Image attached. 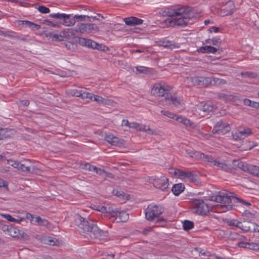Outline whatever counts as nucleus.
Masks as SVG:
<instances>
[{
    "label": "nucleus",
    "instance_id": "nucleus-6",
    "mask_svg": "<svg viewBox=\"0 0 259 259\" xmlns=\"http://www.w3.org/2000/svg\"><path fill=\"white\" fill-rule=\"evenodd\" d=\"M233 165L237 166L243 171L248 172L253 176L259 177V166L248 164L236 160L233 161Z\"/></svg>",
    "mask_w": 259,
    "mask_h": 259
},
{
    "label": "nucleus",
    "instance_id": "nucleus-35",
    "mask_svg": "<svg viewBox=\"0 0 259 259\" xmlns=\"http://www.w3.org/2000/svg\"><path fill=\"white\" fill-rule=\"evenodd\" d=\"M107 213L112 217H118L119 211L117 208H114L112 206L108 207Z\"/></svg>",
    "mask_w": 259,
    "mask_h": 259
},
{
    "label": "nucleus",
    "instance_id": "nucleus-54",
    "mask_svg": "<svg viewBox=\"0 0 259 259\" xmlns=\"http://www.w3.org/2000/svg\"><path fill=\"white\" fill-rule=\"evenodd\" d=\"M243 215L246 217H247L248 218H255V214L249 211L245 210L243 213Z\"/></svg>",
    "mask_w": 259,
    "mask_h": 259
},
{
    "label": "nucleus",
    "instance_id": "nucleus-37",
    "mask_svg": "<svg viewBox=\"0 0 259 259\" xmlns=\"http://www.w3.org/2000/svg\"><path fill=\"white\" fill-rule=\"evenodd\" d=\"M218 97L219 99H224L225 100H232L234 98V96L233 95H227L221 93L218 94Z\"/></svg>",
    "mask_w": 259,
    "mask_h": 259
},
{
    "label": "nucleus",
    "instance_id": "nucleus-16",
    "mask_svg": "<svg viewBox=\"0 0 259 259\" xmlns=\"http://www.w3.org/2000/svg\"><path fill=\"white\" fill-rule=\"evenodd\" d=\"M7 161L8 164L11 165L14 168H16L22 171L29 172L30 171V167L29 166H26V164L22 163L21 162L14 161L11 159L8 160Z\"/></svg>",
    "mask_w": 259,
    "mask_h": 259
},
{
    "label": "nucleus",
    "instance_id": "nucleus-39",
    "mask_svg": "<svg viewBox=\"0 0 259 259\" xmlns=\"http://www.w3.org/2000/svg\"><path fill=\"white\" fill-rule=\"evenodd\" d=\"M246 245H248L247 248L253 250H258L259 251V244L254 242L248 243V244Z\"/></svg>",
    "mask_w": 259,
    "mask_h": 259
},
{
    "label": "nucleus",
    "instance_id": "nucleus-34",
    "mask_svg": "<svg viewBox=\"0 0 259 259\" xmlns=\"http://www.w3.org/2000/svg\"><path fill=\"white\" fill-rule=\"evenodd\" d=\"M35 222L37 223L39 225L43 226H47L49 224L47 220L45 219H42L38 215L35 216Z\"/></svg>",
    "mask_w": 259,
    "mask_h": 259
},
{
    "label": "nucleus",
    "instance_id": "nucleus-8",
    "mask_svg": "<svg viewBox=\"0 0 259 259\" xmlns=\"http://www.w3.org/2000/svg\"><path fill=\"white\" fill-rule=\"evenodd\" d=\"M164 212V209L160 205H150L148 210L145 212L146 218L148 221H153L155 218H158L159 216Z\"/></svg>",
    "mask_w": 259,
    "mask_h": 259
},
{
    "label": "nucleus",
    "instance_id": "nucleus-15",
    "mask_svg": "<svg viewBox=\"0 0 259 259\" xmlns=\"http://www.w3.org/2000/svg\"><path fill=\"white\" fill-rule=\"evenodd\" d=\"M80 166L83 169L88 170L90 171H94L99 175H103L107 173L104 169L98 168L95 166L91 165L89 163L81 164H80Z\"/></svg>",
    "mask_w": 259,
    "mask_h": 259
},
{
    "label": "nucleus",
    "instance_id": "nucleus-56",
    "mask_svg": "<svg viewBox=\"0 0 259 259\" xmlns=\"http://www.w3.org/2000/svg\"><path fill=\"white\" fill-rule=\"evenodd\" d=\"M12 226H8L7 225H2L1 226V229L3 231V232H7L8 234H9V232L10 231V228H11Z\"/></svg>",
    "mask_w": 259,
    "mask_h": 259
},
{
    "label": "nucleus",
    "instance_id": "nucleus-64",
    "mask_svg": "<svg viewBox=\"0 0 259 259\" xmlns=\"http://www.w3.org/2000/svg\"><path fill=\"white\" fill-rule=\"evenodd\" d=\"M250 107L254 108L255 109H259V102L252 101Z\"/></svg>",
    "mask_w": 259,
    "mask_h": 259
},
{
    "label": "nucleus",
    "instance_id": "nucleus-24",
    "mask_svg": "<svg viewBox=\"0 0 259 259\" xmlns=\"http://www.w3.org/2000/svg\"><path fill=\"white\" fill-rule=\"evenodd\" d=\"M197 51L199 52L202 53H214L217 51V49L210 46H206L204 47H200L199 49H198Z\"/></svg>",
    "mask_w": 259,
    "mask_h": 259
},
{
    "label": "nucleus",
    "instance_id": "nucleus-38",
    "mask_svg": "<svg viewBox=\"0 0 259 259\" xmlns=\"http://www.w3.org/2000/svg\"><path fill=\"white\" fill-rule=\"evenodd\" d=\"M202 85L207 86L212 83V77H203L202 76Z\"/></svg>",
    "mask_w": 259,
    "mask_h": 259
},
{
    "label": "nucleus",
    "instance_id": "nucleus-11",
    "mask_svg": "<svg viewBox=\"0 0 259 259\" xmlns=\"http://www.w3.org/2000/svg\"><path fill=\"white\" fill-rule=\"evenodd\" d=\"M78 29L80 32H84L91 33L99 31V28L95 24L81 23L78 26Z\"/></svg>",
    "mask_w": 259,
    "mask_h": 259
},
{
    "label": "nucleus",
    "instance_id": "nucleus-22",
    "mask_svg": "<svg viewBox=\"0 0 259 259\" xmlns=\"http://www.w3.org/2000/svg\"><path fill=\"white\" fill-rule=\"evenodd\" d=\"M185 186L182 183L175 184L171 189V191L176 196L179 195L182 192L184 191Z\"/></svg>",
    "mask_w": 259,
    "mask_h": 259
},
{
    "label": "nucleus",
    "instance_id": "nucleus-9",
    "mask_svg": "<svg viewBox=\"0 0 259 259\" xmlns=\"http://www.w3.org/2000/svg\"><path fill=\"white\" fill-rule=\"evenodd\" d=\"M193 211L198 214L207 215L209 212V208L203 200L195 199L193 201Z\"/></svg>",
    "mask_w": 259,
    "mask_h": 259
},
{
    "label": "nucleus",
    "instance_id": "nucleus-10",
    "mask_svg": "<svg viewBox=\"0 0 259 259\" xmlns=\"http://www.w3.org/2000/svg\"><path fill=\"white\" fill-rule=\"evenodd\" d=\"M151 181L153 186L162 191H164L168 186V180L166 177L162 176L160 179L151 177Z\"/></svg>",
    "mask_w": 259,
    "mask_h": 259
},
{
    "label": "nucleus",
    "instance_id": "nucleus-33",
    "mask_svg": "<svg viewBox=\"0 0 259 259\" xmlns=\"http://www.w3.org/2000/svg\"><path fill=\"white\" fill-rule=\"evenodd\" d=\"M202 76H194L190 78V80L194 85H202Z\"/></svg>",
    "mask_w": 259,
    "mask_h": 259
},
{
    "label": "nucleus",
    "instance_id": "nucleus-28",
    "mask_svg": "<svg viewBox=\"0 0 259 259\" xmlns=\"http://www.w3.org/2000/svg\"><path fill=\"white\" fill-rule=\"evenodd\" d=\"M199 159H202L205 162L213 163L214 165L215 162H218L211 156L206 155L202 153H201Z\"/></svg>",
    "mask_w": 259,
    "mask_h": 259
},
{
    "label": "nucleus",
    "instance_id": "nucleus-32",
    "mask_svg": "<svg viewBox=\"0 0 259 259\" xmlns=\"http://www.w3.org/2000/svg\"><path fill=\"white\" fill-rule=\"evenodd\" d=\"M226 83V81L224 79L218 78L214 76L212 77V85H221L225 84Z\"/></svg>",
    "mask_w": 259,
    "mask_h": 259
},
{
    "label": "nucleus",
    "instance_id": "nucleus-20",
    "mask_svg": "<svg viewBox=\"0 0 259 259\" xmlns=\"http://www.w3.org/2000/svg\"><path fill=\"white\" fill-rule=\"evenodd\" d=\"M124 21L126 25L128 26H134L140 25L143 23L142 19L138 18L136 17H130L124 19Z\"/></svg>",
    "mask_w": 259,
    "mask_h": 259
},
{
    "label": "nucleus",
    "instance_id": "nucleus-7",
    "mask_svg": "<svg viewBox=\"0 0 259 259\" xmlns=\"http://www.w3.org/2000/svg\"><path fill=\"white\" fill-rule=\"evenodd\" d=\"M49 16L59 20L61 24L66 26H71L75 24L74 16L71 14L53 13L50 14Z\"/></svg>",
    "mask_w": 259,
    "mask_h": 259
},
{
    "label": "nucleus",
    "instance_id": "nucleus-46",
    "mask_svg": "<svg viewBox=\"0 0 259 259\" xmlns=\"http://www.w3.org/2000/svg\"><path fill=\"white\" fill-rule=\"evenodd\" d=\"M9 137V134L5 128H0V140L5 139Z\"/></svg>",
    "mask_w": 259,
    "mask_h": 259
},
{
    "label": "nucleus",
    "instance_id": "nucleus-13",
    "mask_svg": "<svg viewBox=\"0 0 259 259\" xmlns=\"http://www.w3.org/2000/svg\"><path fill=\"white\" fill-rule=\"evenodd\" d=\"M105 140L112 145L121 147L125 144V141L119 139L113 134H109L105 136Z\"/></svg>",
    "mask_w": 259,
    "mask_h": 259
},
{
    "label": "nucleus",
    "instance_id": "nucleus-45",
    "mask_svg": "<svg viewBox=\"0 0 259 259\" xmlns=\"http://www.w3.org/2000/svg\"><path fill=\"white\" fill-rule=\"evenodd\" d=\"M65 46L69 50L71 51H73L75 50L77 48V45L75 43L72 42L70 41H68L66 42Z\"/></svg>",
    "mask_w": 259,
    "mask_h": 259
},
{
    "label": "nucleus",
    "instance_id": "nucleus-18",
    "mask_svg": "<svg viewBox=\"0 0 259 259\" xmlns=\"http://www.w3.org/2000/svg\"><path fill=\"white\" fill-rule=\"evenodd\" d=\"M252 226H253L252 222L248 221H244L243 222H237L236 227L246 232H251V228H252Z\"/></svg>",
    "mask_w": 259,
    "mask_h": 259
},
{
    "label": "nucleus",
    "instance_id": "nucleus-47",
    "mask_svg": "<svg viewBox=\"0 0 259 259\" xmlns=\"http://www.w3.org/2000/svg\"><path fill=\"white\" fill-rule=\"evenodd\" d=\"M138 130L139 131H145L146 132H148L149 134L152 135L153 134V131L149 127L145 125H140V126L138 127Z\"/></svg>",
    "mask_w": 259,
    "mask_h": 259
},
{
    "label": "nucleus",
    "instance_id": "nucleus-40",
    "mask_svg": "<svg viewBox=\"0 0 259 259\" xmlns=\"http://www.w3.org/2000/svg\"><path fill=\"white\" fill-rule=\"evenodd\" d=\"M81 92V90H70L68 91V94L73 97H80Z\"/></svg>",
    "mask_w": 259,
    "mask_h": 259
},
{
    "label": "nucleus",
    "instance_id": "nucleus-14",
    "mask_svg": "<svg viewBox=\"0 0 259 259\" xmlns=\"http://www.w3.org/2000/svg\"><path fill=\"white\" fill-rule=\"evenodd\" d=\"M235 6L232 1L228 2L224 8H222L220 15L222 16H225L232 15L235 11Z\"/></svg>",
    "mask_w": 259,
    "mask_h": 259
},
{
    "label": "nucleus",
    "instance_id": "nucleus-27",
    "mask_svg": "<svg viewBox=\"0 0 259 259\" xmlns=\"http://www.w3.org/2000/svg\"><path fill=\"white\" fill-rule=\"evenodd\" d=\"M187 179L188 180L195 182L198 181V177L197 175L194 174L191 171H186L185 175V179Z\"/></svg>",
    "mask_w": 259,
    "mask_h": 259
},
{
    "label": "nucleus",
    "instance_id": "nucleus-41",
    "mask_svg": "<svg viewBox=\"0 0 259 259\" xmlns=\"http://www.w3.org/2000/svg\"><path fill=\"white\" fill-rule=\"evenodd\" d=\"M118 217L120 218L121 221L125 222L128 219V214L124 211L121 212L119 211Z\"/></svg>",
    "mask_w": 259,
    "mask_h": 259
},
{
    "label": "nucleus",
    "instance_id": "nucleus-3",
    "mask_svg": "<svg viewBox=\"0 0 259 259\" xmlns=\"http://www.w3.org/2000/svg\"><path fill=\"white\" fill-rule=\"evenodd\" d=\"M178 9H183L184 12H181L182 13H180L179 16H174L173 18L169 21V24L171 27L185 26L190 20V17L193 16L191 15L192 8L178 6Z\"/></svg>",
    "mask_w": 259,
    "mask_h": 259
},
{
    "label": "nucleus",
    "instance_id": "nucleus-53",
    "mask_svg": "<svg viewBox=\"0 0 259 259\" xmlns=\"http://www.w3.org/2000/svg\"><path fill=\"white\" fill-rule=\"evenodd\" d=\"M92 100L96 101L100 104H102V102H103V101H104V98H103L101 97H100L99 96H97V95H94L93 94V97Z\"/></svg>",
    "mask_w": 259,
    "mask_h": 259
},
{
    "label": "nucleus",
    "instance_id": "nucleus-63",
    "mask_svg": "<svg viewBox=\"0 0 259 259\" xmlns=\"http://www.w3.org/2000/svg\"><path fill=\"white\" fill-rule=\"evenodd\" d=\"M253 226L251 228V232H259V226L254 223H253Z\"/></svg>",
    "mask_w": 259,
    "mask_h": 259
},
{
    "label": "nucleus",
    "instance_id": "nucleus-61",
    "mask_svg": "<svg viewBox=\"0 0 259 259\" xmlns=\"http://www.w3.org/2000/svg\"><path fill=\"white\" fill-rule=\"evenodd\" d=\"M21 24L26 25V26L29 27L30 28H31L32 23H33V22H31L29 21H21Z\"/></svg>",
    "mask_w": 259,
    "mask_h": 259
},
{
    "label": "nucleus",
    "instance_id": "nucleus-17",
    "mask_svg": "<svg viewBox=\"0 0 259 259\" xmlns=\"http://www.w3.org/2000/svg\"><path fill=\"white\" fill-rule=\"evenodd\" d=\"M197 107L199 110L207 113L214 111L215 109V107H214L210 101L206 103L202 102L199 105H198Z\"/></svg>",
    "mask_w": 259,
    "mask_h": 259
},
{
    "label": "nucleus",
    "instance_id": "nucleus-4",
    "mask_svg": "<svg viewBox=\"0 0 259 259\" xmlns=\"http://www.w3.org/2000/svg\"><path fill=\"white\" fill-rule=\"evenodd\" d=\"M228 191L224 190L222 192H219L216 196H205L204 197L205 200L215 201L218 203H224V205H219L218 206V209L222 210V212H226L232 208L231 205H226L230 204V199L228 197Z\"/></svg>",
    "mask_w": 259,
    "mask_h": 259
},
{
    "label": "nucleus",
    "instance_id": "nucleus-52",
    "mask_svg": "<svg viewBox=\"0 0 259 259\" xmlns=\"http://www.w3.org/2000/svg\"><path fill=\"white\" fill-rule=\"evenodd\" d=\"M136 68H137V71H138L141 73H145L146 74L149 72L148 68H146L145 67L139 66V67H137Z\"/></svg>",
    "mask_w": 259,
    "mask_h": 259
},
{
    "label": "nucleus",
    "instance_id": "nucleus-19",
    "mask_svg": "<svg viewBox=\"0 0 259 259\" xmlns=\"http://www.w3.org/2000/svg\"><path fill=\"white\" fill-rule=\"evenodd\" d=\"M158 44L160 46H162L166 49L170 50L178 49L180 47L178 44H176L172 41L168 40H160Z\"/></svg>",
    "mask_w": 259,
    "mask_h": 259
},
{
    "label": "nucleus",
    "instance_id": "nucleus-25",
    "mask_svg": "<svg viewBox=\"0 0 259 259\" xmlns=\"http://www.w3.org/2000/svg\"><path fill=\"white\" fill-rule=\"evenodd\" d=\"M9 235L13 237H18L19 235H22L23 237H24L25 236H27V235L24 232L12 226L10 228Z\"/></svg>",
    "mask_w": 259,
    "mask_h": 259
},
{
    "label": "nucleus",
    "instance_id": "nucleus-57",
    "mask_svg": "<svg viewBox=\"0 0 259 259\" xmlns=\"http://www.w3.org/2000/svg\"><path fill=\"white\" fill-rule=\"evenodd\" d=\"M5 188L6 189H8V183L6 181L3 180L2 179H0V188Z\"/></svg>",
    "mask_w": 259,
    "mask_h": 259
},
{
    "label": "nucleus",
    "instance_id": "nucleus-26",
    "mask_svg": "<svg viewBox=\"0 0 259 259\" xmlns=\"http://www.w3.org/2000/svg\"><path fill=\"white\" fill-rule=\"evenodd\" d=\"M186 152L190 157L194 158L197 159H199L201 153L199 152L194 150L192 148L186 149Z\"/></svg>",
    "mask_w": 259,
    "mask_h": 259
},
{
    "label": "nucleus",
    "instance_id": "nucleus-58",
    "mask_svg": "<svg viewBox=\"0 0 259 259\" xmlns=\"http://www.w3.org/2000/svg\"><path fill=\"white\" fill-rule=\"evenodd\" d=\"M240 132L241 134L244 135L245 137L252 134L251 130L250 128L244 129V130L240 131Z\"/></svg>",
    "mask_w": 259,
    "mask_h": 259
},
{
    "label": "nucleus",
    "instance_id": "nucleus-44",
    "mask_svg": "<svg viewBox=\"0 0 259 259\" xmlns=\"http://www.w3.org/2000/svg\"><path fill=\"white\" fill-rule=\"evenodd\" d=\"M241 75L244 77H248L250 78H253L256 76V74L252 72H242Z\"/></svg>",
    "mask_w": 259,
    "mask_h": 259
},
{
    "label": "nucleus",
    "instance_id": "nucleus-2",
    "mask_svg": "<svg viewBox=\"0 0 259 259\" xmlns=\"http://www.w3.org/2000/svg\"><path fill=\"white\" fill-rule=\"evenodd\" d=\"M171 89L170 87L156 83L152 88L151 93L153 96L163 97L159 101V105L164 106L173 104L175 106H178L181 104L180 100L172 96L169 93Z\"/></svg>",
    "mask_w": 259,
    "mask_h": 259
},
{
    "label": "nucleus",
    "instance_id": "nucleus-21",
    "mask_svg": "<svg viewBox=\"0 0 259 259\" xmlns=\"http://www.w3.org/2000/svg\"><path fill=\"white\" fill-rule=\"evenodd\" d=\"M228 197H229L230 199L231 202L230 203H231L232 202L233 203H237V202H240L243 204H244L246 205L249 206L251 204L248 202H246L237 197L236 196L234 193L228 192Z\"/></svg>",
    "mask_w": 259,
    "mask_h": 259
},
{
    "label": "nucleus",
    "instance_id": "nucleus-62",
    "mask_svg": "<svg viewBox=\"0 0 259 259\" xmlns=\"http://www.w3.org/2000/svg\"><path fill=\"white\" fill-rule=\"evenodd\" d=\"M128 126L131 128L138 130V127L140 126V124L136 122H131L129 124Z\"/></svg>",
    "mask_w": 259,
    "mask_h": 259
},
{
    "label": "nucleus",
    "instance_id": "nucleus-59",
    "mask_svg": "<svg viewBox=\"0 0 259 259\" xmlns=\"http://www.w3.org/2000/svg\"><path fill=\"white\" fill-rule=\"evenodd\" d=\"M47 241L48 244H49L50 245H56L57 240L56 239H52L49 237Z\"/></svg>",
    "mask_w": 259,
    "mask_h": 259
},
{
    "label": "nucleus",
    "instance_id": "nucleus-12",
    "mask_svg": "<svg viewBox=\"0 0 259 259\" xmlns=\"http://www.w3.org/2000/svg\"><path fill=\"white\" fill-rule=\"evenodd\" d=\"M181 12H184L183 9H178V6H176L169 8H165L162 11V15L163 16H169L172 18L174 16H179L180 13H182Z\"/></svg>",
    "mask_w": 259,
    "mask_h": 259
},
{
    "label": "nucleus",
    "instance_id": "nucleus-51",
    "mask_svg": "<svg viewBox=\"0 0 259 259\" xmlns=\"http://www.w3.org/2000/svg\"><path fill=\"white\" fill-rule=\"evenodd\" d=\"M233 139L236 140H241L242 139H244L245 137H244V135L241 134L240 132L238 133H236L235 135H233Z\"/></svg>",
    "mask_w": 259,
    "mask_h": 259
},
{
    "label": "nucleus",
    "instance_id": "nucleus-36",
    "mask_svg": "<svg viewBox=\"0 0 259 259\" xmlns=\"http://www.w3.org/2000/svg\"><path fill=\"white\" fill-rule=\"evenodd\" d=\"M87 18L88 20L89 21H92L91 20H90V17L88 15H75L74 16V19L75 21V23L76 21H84L85 20V19Z\"/></svg>",
    "mask_w": 259,
    "mask_h": 259
},
{
    "label": "nucleus",
    "instance_id": "nucleus-60",
    "mask_svg": "<svg viewBox=\"0 0 259 259\" xmlns=\"http://www.w3.org/2000/svg\"><path fill=\"white\" fill-rule=\"evenodd\" d=\"M211 44L214 46H217L219 44L221 43V41H220V38L218 37H214L211 39Z\"/></svg>",
    "mask_w": 259,
    "mask_h": 259
},
{
    "label": "nucleus",
    "instance_id": "nucleus-31",
    "mask_svg": "<svg viewBox=\"0 0 259 259\" xmlns=\"http://www.w3.org/2000/svg\"><path fill=\"white\" fill-rule=\"evenodd\" d=\"M176 120L178 122L182 123L187 126H191L192 122H191V121L189 119H188L187 118H185V117H184L182 116H179V117H177L176 118Z\"/></svg>",
    "mask_w": 259,
    "mask_h": 259
},
{
    "label": "nucleus",
    "instance_id": "nucleus-48",
    "mask_svg": "<svg viewBox=\"0 0 259 259\" xmlns=\"http://www.w3.org/2000/svg\"><path fill=\"white\" fill-rule=\"evenodd\" d=\"M37 9L39 12L42 14H47L50 12L49 8L44 6H39Z\"/></svg>",
    "mask_w": 259,
    "mask_h": 259
},
{
    "label": "nucleus",
    "instance_id": "nucleus-43",
    "mask_svg": "<svg viewBox=\"0 0 259 259\" xmlns=\"http://www.w3.org/2000/svg\"><path fill=\"white\" fill-rule=\"evenodd\" d=\"M243 142L244 143L242 145V146H243L245 145H247L246 146L242 147V149H244V150H245L247 149L250 150L255 146V145H254L253 143L249 141H243Z\"/></svg>",
    "mask_w": 259,
    "mask_h": 259
},
{
    "label": "nucleus",
    "instance_id": "nucleus-1",
    "mask_svg": "<svg viewBox=\"0 0 259 259\" xmlns=\"http://www.w3.org/2000/svg\"><path fill=\"white\" fill-rule=\"evenodd\" d=\"M75 223L83 232H90L92 237L103 239L108 236V232L100 229L92 220H88L79 215H76Z\"/></svg>",
    "mask_w": 259,
    "mask_h": 259
},
{
    "label": "nucleus",
    "instance_id": "nucleus-42",
    "mask_svg": "<svg viewBox=\"0 0 259 259\" xmlns=\"http://www.w3.org/2000/svg\"><path fill=\"white\" fill-rule=\"evenodd\" d=\"M2 216L7 220H8L10 222H18L19 223L20 221H22V219H20V220H17L12 217L10 214H3Z\"/></svg>",
    "mask_w": 259,
    "mask_h": 259
},
{
    "label": "nucleus",
    "instance_id": "nucleus-55",
    "mask_svg": "<svg viewBox=\"0 0 259 259\" xmlns=\"http://www.w3.org/2000/svg\"><path fill=\"white\" fill-rule=\"evenodd\" d=\"M52 38L56 41H62L63 40V37L61 35H58L57 34H54L52 35Z\"/></svg>",
    "mask_w": 259,
    "mask_h": 259
},
{
    "label": "nucleus",
    "instance_id": "nucleus-50",
    "mask_svg": "<svg viewBox=\"0 0 259 259\" xmlns=\"http://www.w3.org/2000/svg\"><path fill=\"white\" fill-rule=\"evenodd\" d=\"M161 113L163 115H165L166 116H167L168 118H171V119H174L175 117L176 116V115L175 114H174V113H172L171 112H169L168 111L161 110Z\"/></svg>",
    "mask_w": 259,
    "mask_h": 259
},
{
    "label": "nucleus",
    "instance_id": "nucleus-30",
    "mask_svg": "<svg viewBox=\"0 0 259 259\" xmlns=\"http://www.w3.org/2000/svg\"><path fill=\"white\" fill-rule=\"evenodd\" d=\"M171 170L174 171V176H176L181 179H185L186 171L176 168H172Z\"/></svg>",
    "mask_w": 259,
    "mask_h": 259
},
{
    "label": "nucleus",
    "instance_id": "nucleus-29",
    "mask_svg": "<svg viewBox=\"0 0 259 259\" xmlns=\"http://www.w3.org/2000/svg\"><path fill=\"white\" fill-rule=\"evenodd\" d=\"M194 224L192 221L189 220H185L183 222V229L185 231H189L194 228Z\"/></svg>",
    "mask_w": 259,
    "mask_h": 259
},
{
    "label": "nucleus",
    "instance_id": "nucleus-49",
    "mask_svg": "<svg viewBox=\"0 0 259 259\" xmlns=\"http://www.w3.org/2000/svg\"><path fill=\"white\" fill-rule=\"evenodd\" d=\"M80 97H81L83 99H91V100H92L93 97V94H91V93H89L81 92Z\"/></svg>",
    "mask_w": 259,
    "mask_h": 259
},
{
    "label": "nucleus",
    "instance_id": "nucleus-23",
    "mask_svg": "<svg viewBox=\"0 0 259 259\" xmlns=\"http://www.w3.org/2000/svg\"><path fill=\"white\" fill-rule=\"evenodd\" d=\"M214 165L221 168L222 169L229 172H233L234 171V168L230 165H228L226 163L218 162H215Z\"/></svg>",
    "mask_w": 259,
    "mask_h": 259
},
{
    "label": "nucleus",
    "instance_id": "nucleus-5",
    "mask_svg": "<svg viewBox=\"0 0 259 259\" xmlns=\"http://www.w3.org/2000/svg\"><path fill=\"white\" fill-rule=\"evenodd\" d=\"M75 41L82 46H85L89 48L97 49L98 50L105 51L108 49V47L102 44H99L97 42L90 39L85 38L81 37L75 38Z\"/></svg>",
    "mask_w": 259,
    "mask_h": 259
}]
</instances>
